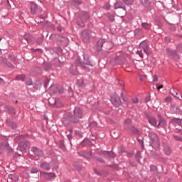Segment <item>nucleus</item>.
<instances>
[{
	"label": "nucleus",
	"mask_w": 182,
	"mask_h": 182,
	"mask_svg": "<svg viewBox=\"0 0 182 182\" xmlns=\"http://www.w3.org/2000/svg\"><path fill=\"white\" fill-rule=\"evenodd\" d=\"M88 66H89V64H85V65H83V68H84L86 70H87Z\"/></svg>",
	"instance_id": "55"
},
{
	"label": "nucleus",
	"mask_w": 182,
	"mask_h": 182,
	"mask_svg": "<svg viewBox=\"0 0 182 182\" xmlns=\"http://www.w3.org/2000/svg\"><path fill=\"white\" fill-rule=\"evenodd\" d=\"M137 55H139V56H140V58H143V53H141V50H138L136 51Z\"/></svg>",
	"instance_id": "44"
},
{
	"label": "nucleus",
	"mask_w": 182,
	"mask_h": 182,
	"mask_svg": "<svg viewBox=\"0 0 182 182\" xmlns=\"http://www.w3.org/2000/svg\"><path fill=\"white\" fill-rule=\"evenodd\" d=\"M2 151H4V145L0 144V154H1Z\"/></svg>",
	"instance_id": "48"
},
{
	"label": "nucleus",
	"mask_w": 182,
	"mask_h": 182,
	"mask_svg": "<svg viewBox=\"0 0 182 182\" xmlns=\"http://www.w3.org/2000/svg\"><path fill=\"white\" fill-rule=\"evenodd\" d=\"M0 63H4L10 69H15V66L11 62L8 61L6 58L0 57Z\"/></svg>",
	"instance_id": "10"
},
{
	"label": "nucleus",
	"mask_w": 182,
	"mask_h": 182,
	"mask_svg": "<svg viewBox=\"0 0 182 182\" xmlns=\"http://www.w3.org/2000/svg\"><path fill=\"white\" fill-rule=\"evenodd\" d=\"M22 140H23V136L21 135L16 137L14 141H16V143H19V141H22Z\"/></svg>",
	"instance_id": "28"
},
{
	"label": "nucleus",
	"mask_w": 182,
	"mask_h": 182,
	"mask_svg": "<svg viewBox=\"0 0 182 182\" xmlns=\"http://www.w3.org/2000/svg\"><path fill=\"white\" fill-rule=\"evenodd\" d=\"M31 153L32 156H34L36 158L37 157V159H41V157H43V151L36 146H33L31 149Z\"/></svg>",
	"instance_id": "4"
},
{
	"label": "nucleus",
	"mask_w": 182,
	"mask_h": 182,
	"mask_svg": "<svg viewBox=\"0 0 182 182\" xmlns=\"http://www.w3.org/2000/svg\"><path fill=\"white\" fill-rule=\"evenodd\" d=\"M130 124H132V120L130 119H127L124 122V127L125 129H130L132 132H134V133H137V129L134 128V127H131Z\"/></svg>",
	"instance_id": "9"
},
{
	"label": "nucleus",
	"mask_w": 182,
	"mask_h": 182,
	"mask_svg": "<svg viewBox=\"0 0 182 182\" xmlns=\"http://www.w3.org/2000/svg\"><path fill=\"white\" fill-rule=\"evenodd\" d=\"M166 52L169 56H173V57L177 56V51H176V50H171L170 48H167Z\"/></svg>",
	"instance_id": "17"
},
{
	"label": "nucleus",
	"mask_w": 182,
	"mask_h": 182,
	"mask_svg": "<svg viewBox=\"0 0 182 182\" xmlns=\"http://www.w3.org/2000/svg\"><path fill=\"white\" fill-rule=\"evenodd\" d=\"M149 137L150 139L151 146H152L153 149L157 150V149L160 147V139H159V136L154 132H150Z\"/></svg>",
	"instance_id": "1"
},
{
	"label": "nucleus",
	"mask_w": 182,
	"mask_h": 182,
	"mask_svg": "<svg viewBox=\"0 0 182 182\" xmlns=\"http://www.w3.org/2000/svg\"><path fill=\"white\" fill-rule=\"evenodd\" d=\"M132 102H134V103H135V104L139 103V98H137V97H134V98L132 99Z\"/></svg>",
	"instance_id": "39"
},
{
	"label": "nucleus",
	"mask_w": 182,
	"mask_h": 182,
	"mask_svg": "<svg viewBox=\"0 0 182 182\" xmlns=\"http://www.w3.org/2000/svg\"><path fill=\"white\" fill-rule=\"evenodd\" d=\"M56 177V175L55 173H46V178L49 181H52V180H55V178Z\"/></svg>",
	"instance_id": "16"
},
{
	"label": "nucleus",
	"mask_w": 182,
	"mask_h": 182,
	"mask_svg": "<svg viewBox=\"0 0 182 182\" xmlns=\"http://www.w3.org/2000/svg\"><path fill=\"white\" fill-rule=\"evenodd\" d=\"M9 59L10 60H11V62H13V63H15V60H16V58H15V56H9Z\"/></svg>",
	"instance_id": "37"
},
{
	"label": "nucleus",
	"mask_w": 182,
	"mask_h": 182,
	"mask_svg": "<svg viewBox=\"0 0 182 182\" xmlns=\"http://www.w3.org/2000/svg\"><path fill=\"white\" fill-rule=\"evenodd\" d=\"M149 122L150 123V124H151L152 126H156L158 125L157 124V120L156 119V118H154V117H150L149 118Z\"/></svg>",
	"instance_id": "19"
},
{
	"label": "nucleus",
	"mask_w": 182,
	"mask_h": 182,
	"mask_svg": "<svg viewBox=\"0 0 182 182\" xmlns=\"http://www.w3.org/2000/svg\"><path fill=\"white\" fill-rule=\"evenodd\" d=\"M119 8H122L123 12H124V7H123V3H122V1H117L114 5L115 9H117Z\"/></svg>",
	"instance_id": "21"
},
{
	"label": "nucleus",
	"mask_w": 182,
	"mask_h": 182,
	"mask_svg": "<svg viewBox=\"0 0 182 182\" xmlns=\"http://www.w3.org/2000/svg\"><path fill=\"white\" fill-rule=\"evenodd\" d=\"M103 40L100 39L97 43V50L100 51L102 50V48H103Z\"/></svg>",
	"instance_id": "20"
},
{
	"label": "nucleus",
	"mask_w": 182,
	"mask_h": 182,
	"mask_svg": "<svg viewBox=\"0 0 182 182\" xmlns=\"http://www.w3.org/2000/svg\"><path fill=\"white\" fill-rule=\"evenodd\" d=\"M12 128L13 129H16V124L13 123Z\"/></svg>",
	"instance_id": "59"
},
{
	"label": "nucleus",
	"mask_w": 182,
	"mask_h": 182,
	"mask_svg": "<svg viewBox=\"0 0 182 182\" xmlns=\"http://www.w3.org/2000/svg\"><path fill=\"white\" fill-rule=\"evenodd\" d=\"M177 50H178V52H181V53H182V45L178 46V47H177Z\"/></svg>",
	"instance_id": "40"
},
{
	"label": "nucleus",
	"mask_w": 182,
	"mask_h": 182,
	"mask_svg": "<svg viewBox=\"0 0 182 182\" xmlns=\"http://www.w3.org/2000/svg\"><path fill=\"white\" fill-rule=\"evenodd\" d=\"M10 177L11 180H14V181H18V177L16 175H11Z\"/></svg>",
	"instance_id": "34"
},
{
	"label": "nucleus",
	"mask_w": 182,
	"mask_h": 182,
	"mask_svg": "<svg viewBox=\"0 0 182 182\" xmlns=\"http://www.w3.org/2000/svg\"><path fill=\"white\" fill-rule=\"evenodd\" d=\"M170 93L174 97H176L178 100H182V93L177 89L171 88Z\"/></svg>",
	"instance_id": "8"
},
{
	"label": "nucleus",
	"mask_w": 182,
	"mask_h": 182,
	"mask_svg": "<svg viewBox=\"0 0 182 182\" xmlns=\"http://www.w3.org/2000/svg\"><path fill=\"white\" fill-rule=\"evenodd\" d=\"M7 153H8V154H12V153H14V150H12V149H11V148H9L7 149Z\"/></svg>",
	"instance_id": "43"
},
{
	"label": "nucleus",
	"mask_w": 182,
	"mask_h": 182,
	"mask_svg": "<svg viewBox=\"0 0 182 182\" xmlns=\"http://www.w3.org/2000/svg\"><path fill=\"white\" fill-rule=\"evenodd\" d=\"M171 148H170V146H168V144H164V154H166V156H170V154H171Z\"/></svg>",
	"instance_id": "14"
},
{
	"label": "nucleus",
	"mask_w": 182,
	"mask_h": 182,
	"mask_svg": "<svg viewBox=\"0 0 182 182\" xmlns=\"http://www.w3.org/2000/svg\"><path fill=\"white\" fill-rule=\"evenodd\" d=\"M70 72H71L72 75H77V70H76L75 68H71Z\"/></svg>",
	"instance_id": "30"
},
{
	"label": "nucleus",
	"mask_w": 182,
	"mask_h": 182,
	"mask_svg": "<svg viewBox=\"0 0 182 182\" xmlns=\"http://www.w3.org/2000/svg\"><path fill=\"white\" fill-rule=\"evenodd\" d=\"M56 100L55 98H50L48 99V105L50 106H55V103H56Z\"/></svg>",
	"instance_id": "24"
},
{
	"label": "nucleus",
	"mask_w": 182,
	"mask_h": 182,
	"mask_svg": "<svg viewBox=\"0 0 182 182\" xmlns=\"http://www.w3.org/2000/svg\"><path fill=\"white\" fill-rule=\"evenodd\" d=\"M39 85H34V87H35V89H39Z\"/></svg>",
	"instance_id": "61"
},
{
	"label": "nucleus",
	"mask_w": 182,
	"mask_h": 182,
	"mask_svg": "<svg viewBox=\"0 0 182 182\" xmlns=\"http://www.w3.org/2000/svg\"><path fill=\"white\" fill-rule=\"evenodd\" d=\"M4 83H5V82L2 80V78H0V86L4 85Z\"/></svg>",
	"instance_id": "54"
},
{
	"label": "nucleus",
	"mask_w": 182,
	"mask_h": 182,
	"mask_svg": "<svg viewBox=\"0 0 182 182\" xmlns=\"http://www.w3.org/2000/svg\"><path fill=\"white\" fill-rule=\"evenodd\" d=\"M73 122L72 120V117H68L67 114H65L63 119V123L65 124V126H69L70 123Z\"/></svg>",
	"instance_id": "12"
},
{
	"label": "nucleus",
	"mask_w": 182,
	"mask_h": 182,
	"mask_svg": "<svg viewBox=\"0 0 182 182\" xmlns=\"http://www.w3.org/2000/svg\"><path fill=\"white\" fill-rule=\"evenodd\" d=\"M164 102L165 103H170V102H171V97H166L165 99H164Z\"/></svg>",
	"instance_id": "33"
},
{
	"label": "nucleus",
	"mask_w": 182,
	"mask_h": 182,
	"mask_svg": "<svg viewBox=\"0 0 182 182\" xmlns=\"http://www.w3.org/2000/svg\"><path fill=\"white\" fill-rule=\"evenodd\" d=\"M170 29H171V31H176V26L171 25L170 26Z\"/></svg>",
	"instance_id": "46"
},
{
	"label": "nucleus",
	"mask_w": 182,
	"mask_h": 182,
	"mask_svg": "<svg viewBox=\"0 0 182 182\" xmlns=\"http://www.w3.org/2000/svg\"><path fill=\"white\" fill-rule=\"evenodd\" d=\"M172 122L175 126H181V119L174 118Z\"/></svg>",
	"instance_id": "22"
},
{
	"label": "nucleus",
	"mask_w": 182,
	"mask_h": 182,
	"mask_svg": "<svg viewBox=\"0 0 182 182\" xmlns=\"http://www.w3.org/2000/svg\"><path fill=\"white\" fill-rule=\"evenodd\" d=\"M92 36V31L89 30H85L82 32L81 38L85 43H89L90 42V37Z\"/></svg>",
	"instance_id": "3"
},
{
	"label": "nucleus",
	"mask_w": 182,
	"mask_h": 182,
	"mask_svg": "<svg viewBox=\"0 0 182 182\" xmlns=\"http://www.w3.org/2000/svg\"><path fill=\"white\" fill-rule=\"evenodd\" d=\"M90 16H89V14L87 13H83L81 16V17L80 18V19L78 20V25L79 26H81V28H85V22H83V21H87V19H89Z\"/></svg>",
	"instance_id": "6"
},
{
	"label": "nucleus",
	"mask_w": 182,
	"mask_h": 182,
	"mask_svg": "<svg viewBox=\"0 0 182 182\" xmlns=\"http://www.w3.org/2000/svg\"><path fill=\"white\" fill-rule=\"evenodd\" d=\"M31 173H32L33 174L35 173H38V168H32L31 170Z\"/></svg>",
	"instance_id": "38"
},
{
	"label": "nucleus",
	"mask_w": 182,
	"mask_h": 182,
	"mask_svg": "<svg viewBox=\"0 0 182 182\" xmlns=\"http://www.w3.org/2000/svg\"><path fill=\"white\" fill-rule=\"evenodd\" d=\"M24 39H26V41H27L28 43L31 44L35 43V42H36V40L33 37H32V36L28 33L25 34Z\"/></svg>",
	"instance_id": "13"
},
{
	"label": "nucleus",
	"mask_w": 182,
	"mask_h": 182,
	"mask_svg": "<svg viewBox=\"0 0 182 182\" xmlns=\"http://www.w3.org/2000/svg\"><path fill=\"white\" fill-rule=\"evenodd\" d=\"M31 12L32 15H36V14H39L40 12H42V8H41V6H38L35 3H31Z\"/></svg>",
	"instance_id": "5"
},
{
	"label": "nucleus",
	"mask_w": 182,
	"mask_h": 182,
	"mask_svg": "<svg viewBox=\"0 0 182 182\" xmlns=\"http://www.w3.org/2000/svg\"><path fill=\"white\" fill-rule=\"evenodd\" d=\"M98 161H100V163H105V161H103V159H99Z\"/></svg>",
	"instance_id": "60"
},
{
	"label": "nucleus",
	"mask_w": 182,
	"mask_h": 182,
	"mask_svg": "<svg viewBox=\"0 0 182 182\" xmlns=\"http://www.w3.org/2000/svg\"><path fill=\"white\" fill-rule=\"evenodd\" d=\"M149 100H150V97H147L145 98V102L147 103V102H149Z\"/></svg>",
	"instance_id": "56"
},
{
	"label": "nucleus",
	"mask_w": 182,
	"mask_h": 182,
	"mask_svg": "<svg viewBox=\"0 0 182 182\" xmlns=\"http://www.w3.org/2000/svg\"><path fill=\"white\" fill-rule=\"evenodd\" d=\"M41 168H44V170H45V168H46V163H43L41 165Z\"/></svg>",
	"instance_id": "49"
},
{
	"label": "nucleus",
	"mask_w": 182,
	"mask_h": 182,
	"mask_svg": "<svg viewBox=\"0 0 182 182\" xmlns=\"http://www.w3.org/2000/svg\"><path fill=\"white\" fill-rule=\"evenodd\" d=\"M83 117V112L79 107L74 109V117H72L73 123H79L80 119Z\"/></svg>",
	"instance_id": "2"
},
{
	"label": "nucleus",
	"mask_w": 182,
	"mask_h": 182,
	"mask_svg": "<svg viewBox=\"0 0 182 182\" xmlns=\"http://www.w3.org/2000/svg\"><path fill=\"white\" fill-rule=\"evenodd\" d=\"M97 126V123H96V122H92L90 124V127H96Z\"/></svg>",
	"instance_id": "41"
},
{
	"label": "nucleus",
	"mask_w": 182,
	"mask_h": 182,
	"mask_svg": "<svg viewBox=\"0 0 182 182\" xmlns=\"http://www.w3.org/2000/svg\"><path fill=\"white\" fill-rule=\"evenodd\" d=\"M159 126L164 127L166 126V120L160 119L159 122L158 123L157 127H159Z\"/></svg>",
	"instance_id": "26"
},
{
	"label": "nucleus",
	"mask_w": 182,
	"mask_h": 182,
	"mask_svg": "<svg viewBox=\"0 0 182 182\" xmlns=\"http://www.w3.org/2000/svg\"><path fill=\"white\" fill-rule=\"evenodd\" d=\"M142 28H144V29H146L147 31V30L150 29V24H149L147 23H143Z\"/></svg>",
	"instance_id": "29"
},
{
	"label": "nucleus",
	"mask_w": 182,
	"mask_h": 182,
	"mask_svg": "<svg viewBox=\"0 0 182 182\" xmlns=\"http://www.w3.org/2000/svg\"><path fill=\"white\" fill-rule=\"evenodd\" d=\"M139 47L144 50L146 55H150V50H149V44L146 41H143L140 43Z\"/></svg>",
	"instance_id": "11"
},
{
	"label": "nucleus",
	"mask_w": 182,
	"mask_h": 182,
	"mask_svg": "<svg viewBox=\"0 0 182 182\" xmlns=\"http://www.w3.org/2000/svg\"><path fill=\"white\" fill-rule=\"evenodd\" d=\"M70 134H68L67 135V137L69 139V140H70V139H72V129H70Z\"/></svg>",
	"instance_id": "42"
},
{
	"label": "nucleus",
	"mask_w": 182,
	"mask_h": 182,
	"mask_svg": "<svg viewBox=\"0 0 182 182\" xmlns=\"http://www.w3.org/2000/svg\"><path fill=\"white\" fill-rule=\"evenodd\" d=\"M55 89H56L55 86H51L49 89L50 92H52V90H55Z\"/></svg>",
	"instance_id": "51"
},
{
	"label": "nucleus",
	"mask_w": 182,
	"mask_h": 182,
	"mask_svg": "<svg viewBox=\"0 0 182 182\" xmlns=\"http://www.w3.org/2000/svg\"><path fill=\"white\" fill-rule=\"evenodd\" d=\"M43 21H44V19L41 18V21H36V22H37V23H42V22H43Z\"/></svg>",
	"instance_id": "57"
},
{
	"label": "nucleus",
	"mask_w": 182,
	"mask_h": 182,
	"mask_svg": "<svg viewBox=\"0 0 182 182\" xmlns=\"http://www.w3.org/2000/svg\"><path fill=\"white\" fill-rule=\"evenodd\" d=\"M6 110L9 113H11V114H16V111L15 110V108L14 107H7Z\"/></svg>",
	"instance_id": "23"
},
{
	"label": "nucleus",
	"mask_w": 182,
	"mask_h": 182,
	"mask_svg": "<svg viewBox=\"0 0 182 182\" xmlns=\"http://www.w3.org/2000/svg\"><path fill=\"white\" fill-rule=\"evenodd\" d=\"M26 85H28V86H31L33 85V82H32V79L28 78L26 82Z\"/></svg>",
	"instance_id": "31"
},
{
	"label": "nucleus",
	"mask_w": 182,
	"mask_h": 182,
	"mask_svg": "<svg viewBox=\"0 0 182 182\" xmlns=\"http://www.w3.org/2000/svg\"><path fill=\"white\" fill-rule=\"evenodd\" d=\"M90 156H92L91 152H89L87 155H86L85 156L87 157V159H89V157H90Z\"/></svg>",
	"instance_id": "58"
},
{
	"label": "nucleus",
	"mask_w": 182,
	"mask_h": 182,
	"mask_svg": "<svg viewBox=\"0 0 182 182\" xmlns=\"http://www.w3.org/2000/svg\"><path fill=\"white\" fill-rule=\"evenodd\" d=\"M119 60H120V57H117V58H115L116 62H118Z\"/></svg>",
	"instance_id": "63"
},
{
	"label": "nucleus",
	"mask_w": 182,
	"mask_h": 182,
	"mask_svg": "<svg viewBox=\"0 0 182 182\" xmlns=\"http://www.w3.org/2000/svg\"><path fill=\"white\" fill-rule=\"evenodd\" d=\"M156 87L158 90H160V89H163V87H164L163 85H161V86L156 85Z\"/></svg>",
	"instance_id": "52"
},
{
	"label": "nucleus",
	"mask_w": 182,
	"mask_h": 182,
	"mask_svg": "<svg viewBox=\"0 0 182 182\" xmlns=\"http://www.w3.org/2000/svg\"><path fill=\"white\" fill-rule=\"evenodd\" d=\"M103 156L107 157V159H114L116 157V155H114V153L110 151H102Z\"/></svg>",
	"instance_id": "15"
},
{
	"label": "nucleus",
	"mask_w": 182,
	"mask_h": 182,
	"mask_svg": "<svg viewBox=\"0 0 182 182\" xmlns=\"http://www.w3.org/2000/svg\"><path fill=\"white\" fill-rule=\"evenodd\" d=\"M125 4H127L128 5H132L133 4L134 0H123Z\"/></svg>",
	"instance_id": "35"
},
{
	"label": "nucleus",
	"mask_w": 182,
	"mask_h": 182,
	"mask_svg": "<svg viewBox=\"0 0 182 182\" xmlns=\"http://www.w3.org/2000/svg\"><path fill=\"white\" fill-rule=\"evenodd\" d=\"M57 29L59 31V32H62V28L60 27H58Z\"/></svg>",
	"instance_id": "62"
},
{
	"label": "nucleus",
	"mask_w": 182,
	"mask_h": 182,
	"mask_svg": "<svg viewBox=\"0 0 182 182\" xmlns=\"http://www.w3.org/2000/svg\"><path fill=\"white\" fill-rule=\"evenodd\" d=\"M142 5H149V0H141Z\"/></svg>",
	"instance_id": "36"
},
{
	"label": "nucleus",
	"mask_w": 182,
	"mask_h": 182,
	"mask_svg": "<svg viewBox=\"0 0 182 182\" xmlns=\"http://www.w3.org/2000/svg\"><path fill=\"white\" fill-rule=\"evenodd\" d=\"M26 77L25 75H18L16 76V80H22L23 82Z\"/></svg>",
	"instance_id": "25"
},
{
	"label": "nucleus",
	"mask_w": 182,
	"mask_h": 182,
	"mask_svg": "<svg viewBox=\"0 0 182 182\" xmlns=\"http://www.w3.org/2000/svg\"><path fill=\"white\" fill-rule=\"evenodd\" d=\"M25 146H23L20 150L21 151L26 152V149H29L31 147V142L26 141L24 142Z\"/></svg>",
	"instance_id": "18"
},
{
	"label": "nucleus",
	"mask_w": 182,
	"mask_h": 182,
	"mask_svg": "<svg viewBox=\"0 0 182 182\" xmlns=\"http://www.w3.org/2000/svg\"><path fill=\"white\" fill-rule=\"evenodd\" d=\"M173 139H175V140H177V141H180L181 138L178 136L173 135Z\"/></svg>",
	"instance_id": "50"
},
{
	"label": "nucleus",
	"mask_w": 182,
	"mask_h": 182,
	"mask_svg": "<svg viewBox=\"0 0 182 182\" xmlns=\"http://www.w3.org/2000/svg\"><path fill=\"white\" fill-rule=\"evenodd\" d=\"M111 102L114 106H120L122 105V100H120V97L117 94H114L111 97Z\"/></svg>",
	"instance_id": "7"
},
{
	"label": "nucleus",
	"mask_w": 182,
	"mask_h": 182,
	"mask_svg": "<svg viewBox=\"0 0 182 182\" xmlns=\"http://www.w3.org/2000/svg\"><path fill=\"white\" fill-rule=\"evenodd\" d=\"M77 83L78 86H83V85H85L83 80H82V79L78 80Z\"/></svg>",
	"instance_id": "32"
},
{
	"label": "nucleus",
	"mask_w": 182,
	"mask_h": 182,
	"mask_svg": "<svg viewBox=\"0 0 182 182\" xmlns=\"http://www.w3.org/2000/svg\"><path fill=\"white\" fill-rule=\"evenodd\" d=\"M178 133H181V134H182V131H181V129H178Z\"/></svg>",
	"instance_id": "64"
},
{
	"label": "nucleus",
	"mask_w": 182,
	"mask_h": 182,
	"mask_svg": "<svg viewBox=\"0 0 182 182\" xmlns=\"http://www.w3.org/2000/svg\"><path fill=\"white\" fill-rule=\"evenodd\" d=\"M153 80L154 82H157L159 80V77L157 75H154Z\"/></svg>",
	"instance_id": "47"
},
{
	"label": "nucleus",
	"mask_w": 182,
	"mask_h": 182,
	"mask_svg": "<svg viewBox=\"0 0 182 182\" xmlns=\"http://www.w3.org/2000/svg\"><path fill=\"white\" fill-rule=\"evenodd\" d=\"M109 21H111L112 22H113V21H114V16H109Z\"/></svg>",
	"instance_id": "53"
},
{
	"label": "nucleus",
	"mask_w": 182,
	"mask_h": 182,
	"mask_svg": "<svg viewBox=\"0 0 182 182\" xmlns=\"http://www.w3.org/2000/svg\"><path fill=\"white\" fill-rule=\"evenodd\" d=\"M55 106V107H62L63 106V103H62L60 100H56Z\"/></svg>",
	"instance_id": "27"
},
{
	"label": "nucleus",
	"mask_w": 182,
	"mask_h": 182,
	"mask_svg": "<svg viewBox=\"0 0 182 182\" xmlns=\"http://www.w3.org/2000/svg\"><path fill=\"white\" fill-rule=\"evenodd\" d=\"M136 159L139 161L140 160V152L136 153Z\"/></svg>",
	"instance_id": "45"
}]
</instances>
